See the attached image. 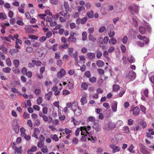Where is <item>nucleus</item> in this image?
<instances>
[{
	"label": "nucleus",
	"mask_w": 154,
	"mask_h": 154,
	"mask_svg": "<svg viewBox=\"0 0 154 154\" xmlns=\"http://www.w3.org/2000/svg\"><path fill=\"white\" fill-rule=\"evenodd\" d=\"M26 51L28 52L29 53L33 52V48L30 47H27L26 48Z\"/></svg>",
	"instance_id": "obj_29"
},
{
	"label": "nucleus",
	"mask_w": 154,
	"mask_h": 154,
	"mask_svg": "<svg viewBox=\"0 0 154 154\" xmlns=\"http://www.w3.org/2000/svg\"><path fill=\"white\" fill-rule=\"evenodd\" d=\"M57 65L59 66H61L62 65V61L60 60H58L57 63Z\"/></svg>",
	"instance_id": "obj_62"
},
{
	"label": "nucleus",
	"mask_w": 154,
	"mask_h": 154,
	"mask_svg": "<svg viewBox=\"0 0 154 154\" xmlns=\"http://www.w3.org/2000/svg\"><path fill=\"white\" fill-rule=\"evenodd\" d=\"M97 71L100 74L103 75L104 73V70L101 69H98Z\"/></svg>",
	"instance_id": "obj_63"
},
{
	"label": "nucleus",
	"mask_w": 154,
	"mask_h": 154,
	"mask_svg": "<svg viewBox=\"0 0 154 154\" xmlns=\"http://www.w3.org/2000/svg\"><path fill=\"white\" fill-rule=\"evenodd\" d=\"M123 130L126 133H128L129 132V128L127 126H126L123 127Z\"/></svg>",
	"instance_id": "obj_48"
},
{
	"label": "nucleus",
	"mask_w": 154,
	"mask_h": 154,
	"mask_svg": "<svg viewBox=\"0 0 154 154\" xmlns=\"http://www.w3.org/2000/svg\"><path fill=\"white\" fill-rule=\"evenodd\" d=\"M138 123L141 125L143 128H145L146 126L145 122L143 120H141L140 122L138 121Z\"/></svg>",
	"instance_id": "obj_25"
},
{
	"label": "nucleus",
	"mask_w": 154,
	"mask_h": 154,
	"mask_svg": "<svg viewBox=\"0 0 154 154\" xmlns=\"http://www.w3.org/2000/svg\"><path fill=\"white\" fill-rule=\"evenodd\" d=\"M108 51H105L103 53V56L106 58H109V57H108L109 55Z\"/></svg>",
	"instance_id": "obj_41"
},
{
	"label": "nucleus",
	"mask_w": 154,
	"mask_h": 154,
	"mask_svg": "<svg viewBox=\"0 0 154 154\" xmlns=\"http://www.w3.org/2000/svg\"><path fill=\"white\" fill-rule=\"evenodd\" d=\"M52 95V93L51 91L49 92L47 94H46L45 96V99L48 100H50V97Z\"/></svg>",
	"instance_id": "obj_14"
},
{
	"label": "nucleus",
	"mask_w": 154,
	"mask_h": 154,
	"mask_svg": "<svg viewBox=\"0 0 154 154\" xmlns=\"http://www.w3.org/2000/svg\"><path fill=\"white\" fill-rule=\"evenodd\" d=\"M11 69L9 67H7L6 68H3L2 69V71L3 72L6 73H9L10 72Z\"/></svg>",
	"instance_id": "obj_21"
},
{
	"label": "nucleus",
	"mask_w": 154,
	"mask_h": 154,
	"mask_svg": "<svg viewBox=\"0 0 154 154\" xmlns=\"http://www.w3.org/2000/svg\"><path fill=\"white\" fill-rule=\"evenodd\" d=\"M87 15L88 18H92L94 17V12L93 11L91 10L90 11L87 12Z\"/></svg>",
	"instance_id": "obj_19"
},
{
	"label": "nucleus",
	"mask_w": 154,
	"mask_h": 154,
	"mask_svg": "<svg viewBox=\"0 0 154 154\" xmlns=\"http://www.w3.org/2000/svg\"><path fill=\"white\" fill-rule=\"evenodd\" d=\"M132 14H137L138 12L139 7L134 5H131L128 8Z\"/></svg>",
	"instance_id": "obj_2"
},
{
	"label": "nucleus",
	"mask_w": 154,
	"mask_h": 154,
	"mask_svg": "<svg viewBox=\"0 0 154 154\" xmlns=\"http://www.w3.org/2000/svg\"><path fill=\"white\" fill-rule=\"evenodd\" d=\"M93 128L95 129L96 131L97 132L100 131L101 129L100 126L99 124L95 123L94 124V126H93Z\"/></svg>",
	"instance_id": "obj_10"
},
{
	"label": "nucleus",
	"mask_w": 154,
	"mask_h": 154,
	"mask_svg": "<svg viewBox=\"0 0 154 154\" xmlns=\"http://www.w3.org/2000/svg\"><path fill=\"white\" fill-rule=\"evenodd\" d=\"M89 39L90 40L92 41V42H94L96 40V38H94L93 36L91 35H90L89 37Z\"/></svg>",
	"instance_id": "obj_54"
},
{
	"label": "nucleus",
	"mask_w": 154,
	"mask_h": 154,
	"mask_svg": "<svg viewBox=\"0 0 154 154\" xmlns=\"http://www.w3.org/2000/svg\"><path fill=\"white\" fill-rule=\"evenodd\" d=\"M105 127L107 129H113L115 127V125L113 123L109 122L105 125Z\"/></svg>",
	"instance_id": "obj_5"
},
{
	"label": "nucleus",
	"mask_w": 154,
	"mask_h": 154,
	"mask_svg": "<svg viewBox=\"0 0 154 154\" xmlns=\"http://www.w3.org/2000/svg\"><path fill=\"white\" fill-rule=\"evenodd\" d=\"M41 151L43 153H45L47 152L48 149L46 146H44L42 149Z\"/></svg>",
	"instance_id": "obj_44"
},
{
	"label": "nucleus",
	"mask_w": 154,
	"mask_h": 154,
	"mask_svg": "<svg viewBox=\"0 0 154 154\" xmlns=\"http://www.w3.org/2000/svg\"><path fill=\"white\" fill-rule=\"evenodd\" d=\"M78 11L79 12H80L82 11H84L85 10V8L84 6H79L78 7Z\"/></svg>",
	"instance_id": "obj_38"
},
{
	"label": "nucleus",
	"mask_w": 154,
	"mask_h": 154,
	"mask_svg": "<svg viewBox=\"0 0 154 154\" xmlns=\"http://www.w3.org/2000/svg\"><path fill=\"white\" fill-rule=\"evenodd\" d=\"M42 99L41 97H39L37 99V101L38 105H40L42 102Z\"/></svg>",
	"instance_id": "obj_51"
},
{
	"label": "nucleus",
	"mask_w": 154,
	"mask_h": 154,
	"mask_svg": "<svg viewBox=\"0 0 154 154\" xmlns=\"http://www.w3.org/2000/svg\"><path fill=\"white\" fill-rule=\"evenodd\" d=\"M133 114L134 116H137L139 115L140 113V110L138 106L135 107L133 110Z\"/></svg>",
	"instance_id": "obj_9"
},
{
	"label": "nucleus",
	"mask_w": 154,
	"mask_h": 154,
	"mask_svg": "<svg viewBox=\"0 0 154 154\" xmlns=\"http://www.w3.org/2000/svg\"><path fill=\"white\" fill-rule=\"evenodd\" d=\"M75 105H77V103L76 102H74L72 103L71 102H68L66 104V106L67 108L70 107L72 110V107L75 106Z\"/></svg>",
	"instance_id": "obj_13"
},
{
	"label": "nucleus",
	"mask_w": 154,
	"mask_h": 154,
	"mask_svg": "<svg viewBox=\"0 0 154 154\" xmlns=\"http://www.w3.org/2000/svg\"><path fill=\"white\" fill-rule=\"evenodd\" d=\"M136 74L133 71H129L126 75V78L129 80V82L132 81L135 78Z\"/></svg>",
	"instance_id": "obj_1"
},
{
	"label": "nucleus",
	"mask_w": 154,
	"mask_h": 154,
	"mask_svg": "<svg viewBox=\"0 0 154 154\" xmlns=\"http://www.w3.org/2000/svg\"><path fill=\"white\" fill-rule=\"evenodd\" d=\"M52 35V34L51 31H48L46 33V36L48 38L50 37Z\"/></svg>",
	"instance_id": "obj_53"
},
{
	"label": "nucleus",
	"mask_w": 154,
	"mask_h": 154,
	"mask_svg": "<svg viewBox=\"0 0 154 154\" xmlns=\"http://www.w3.org/2000/svg\"><path fill=\"white\" fill-rule=\"evenodd\" d=\"M59 13L62 16H64L66 19H69L70 17V15L68 11H62L61 12H59Z\"/></svg>",
	"instance_id": "obj_6"
},
{
	"label": "nucleus",
	"mask_w": 154,
	"mask_h": 154,
	"mask_svg": "<svg viewBox=\"0 0 154 154\" xmlns=\"http://www.w3.org/2000/svg\"><path fill=\"white\" fill-rule=\"evenodd\" d=\"M69 45V44H64L60 46V47L61 48L62 50H63L64 49H66L68 48Z\"/></svg>",
	"instance_id": "obj_28"
},
{
	"label": "nucleus",
	"mask_w": 154,
	"mask_h": 154,
	"mask_svg": "<svg viewBox=\"0 0 154 154\" xmlns=\"http://www.w3.org/2000/svg\"><path fill=\"white\" fill-rule=\"evenodd\" d=\"M134 147V146L132 145H131L128 148V150L130 152H131L132 153H134L135 152V151L133 150V148Z\"/></svg>",
	"instance_id": "obj_37"
},
{
	"label": "nucleus",
	"mask_w": 154,
	"mask_h": 154,
	"mask_svg": "<svg viewBox=\"0 0 154 154\" xmlns=\"http://www.w3.org/2000/svg\"><path fill=\"white\" fill-rule=\"evenodd\" d=\"M70 92L67 90H64L63 91V94L64 95H66L69 94Z\"/></svg>",
	"instance_id": "obj_58"
},
{
	"label": "nucleus",
	"mask_w": 154,
	"mask_h": 154,
	"mask_svg": "<svg viewBox=\"0 0 154 154\" xmlns=\"http://www.w3.org/2000/svg\"><path fill=\"white\" fill-rule=\"evenodd\" d=\"M46 37L45 36H42L40 37L39 38V41L41 42H43L46 40Z\"/></svg>",
	"instance_id": "obj_61"
},
{
	"label": "nucleus",
	"mask_w": 154,
	"mask_h": 154,
	"mask_svg": "<svg viewBox=\"0 0 154 154\" xmlns=\"http://www.w3.org/2000/svg\"><path fill=\"white\" fill-rule=\"evenodd\" d=\"M6 62L8 66H11V63L10 58H8L6 60Z\"/></svg>",
	"instance_id": "obj_50"
},
{
	"label": "nucleus",
	"mask_w": 154,
	"mask_h": 154,
	"mask_svg": "<svg viewBox=\"0 0 154 154\" xmlns=\"http://www.w3.org/2000/svg\"><path fill=\"white\" fill-rule=\"evenodd\" d=\"M32 45L34 47L36 48H39L40 46V43L38 42H36Z\"/></svg>",
	"instance_id": "obj_46"
},
{
	"label": "nucleus",
	"mask_w": 154,
	"mask_h": 154,
	"mask_svg": "<svg viewBox=\"0 0 154 154\" xmlns=\"http://www.w3.org/2000/svg\"><path fill=\"white\" fill-rule=\"evenodd\" d=\"M66 74L65 70L63 69H61L57 74V76L58 78L60 79L64 76Z\"/></svg>",
	"instance_id": "obj_4"
},
{
	"label": "nucleus",
	"mask_w": 154,
	"mask_h": 154,
	"mask_svg": "<svg viewBox=\"0 0 154 154\" xmlns=\"http://www.w3.org/2000/svg\"><path fill=\"white\" fill-rule=\"evenodd\" d=\"M113 91L114 92L117 91L120 89V87L119 85L115 84L112 86Z\"/></svg>",
	"instance_id": "obj_18"
},
{
	"label": "nucleus",
	"mask_w": 154,
	"mask_h": 154,
	"mask_svg": "<svg viewBox=\"0 0 154 154\" xmlns=\"http://www.w3.org/2000/svg\"><path fill=\"white\" fill-rule=\"evenodd\" d=\"M128 60L130 63H132L135 62V60L133 57L130 56L128 57Z\"/></svg>",
	"instance_id": "obj_22"
},
{
	"label": "nucleus",
	"mask_w": 154,
	"mask_h": 154,
	"mask_svg": "<svg viewBox=\"0 0 154 154\" xmlns=\"http://www.w3.org/2000/svg\"><path fill=\"white\" fill-rule=\"evenodd\" d=\"M14 130L15 133H17L19 131V127L18 125H15L14 127Z\"/></svg>",
	"instance_id": "obj_52"
},
{
	"label": "nucleus",
	"mask_w": 154,
	"mask_h": 154,
	"mask_svg": "<svg viewBox=\"0 0 154 154\" xmlns=\"http://www.w3.org/2000/svg\"><path fill=\"white\" fill-rule=\"evenodd\" d=\"M84 75L85 77L88 78L90 77L91 76L90 72L89 71H86Z\"/></svg>",
	"instance_id": "obj_43"
},
{
	"label": "nucleus",
	"mask_w": 154,
	"mask_h": 154,
	"mask_svg": "<svg viewBox=\"0 0 154 154\" xmlns=\"http://www.w3.org/2000/svg\"><path fill=\"white\" fill-rule=\"evenodd\" d=\"M117 40H116V38H113L110 39L109 41V43L110 44H112L113 45H115L117 43Z\"/></svg>",
	"instance_id": "obj_23"
},
{
	"label": "nucleus",
	"mask_w": 154,
	"mask_h": 154,
	"mask_svg": "<svg viewBox=\"0 0 154 154\" xmlns=\"http://www.w3.org/2000/svg\"><path fill=\"white\" fill-rule=\"evenodd\" d=\"M87 20V18L86 17H84L81 19V23L85 24Z\"/></svg>",
	"instance_id": "obj_64"
},
{
	"label": "nucleus",
	"mask_w": 154,
	"mask_h": 154,
	"mask_svg": "<svg viewBox=\"0 0 154 154\" xmlns=\"http://www.w3.org/2000/svg\"><path fill=\"white\" fill-rule=\"evenodd\" d=\"M50 137L55 141H57L59 140V138L56 134L53 135L51 134L50 135Z\"/></svg>",
	"instance_id": "obj_17"
},
{
	"label": "nucleus",
	"mask_w": 154,
	"mask_h": 154,
	"mask_svg": "<svg viewBox=\"0 0 154 154\" xmlns=\"http://www.w3.org/2000/svg\"><path fill=\"white\" fill-rule=\"evenodd\" d=\"M87 56L88 59L91 60L95 57V54L93 53L88 52L87 54Z\"/></svg>",
	"instance_id": "obj_8"
},
{
	"label": "nucleus",
	"mask_w": 154,
	"mask_h": 154,
	"mask_svg": "<svg viewBox=\"0 0 154 154\" xmlns=\"http://www.w3.org/2000/svg\"><path fill=\"white\" fill-rule=\"evenodd\" d=\"M140 109L141 110L144 114L146 113L145 110L146 108L143 106L141 105L140 106Z\"/></svg>",
	"instance_id": "obj_55"
},
{
	"label": "nucleus",
	"mask_w": 154,
	"mask_h": 154,
	"mask_svg": "<svg viewBox=\"0 0 154 154\" xmlns=\"http://www.w3.org/2000/svg\"><path fill=\"white\" fill-rule=\"evenodd\" d=\"M75 32H71L70 33V36L68 38V41L69 42H70L71 37H73L74 36V35H75Z\"/></svg>",
	"instance_id": "obj_36"
},
{
	"label": "nucleus",
	"mask_w": 154,
	"mask_h": 154,
	"mask_svg": "<svg viewBox=\"0 0 154 154\" xmlns=\"http://www.w3.org/2000/svg\"><path fill=\"white\" fill-rule=\"evenodd\" d=\"M96 78L95 77H93L89 79V81L92 83H94L96 82Z\"/></svg>",
	"instance_id": "obj_45"
},
{
	"label": "nucleus",
	"mask_w": 154,
	"mask_h": 154,
	"mask_svg": "<svg viewBox=\"0 0 154 154\" xmlns=\"http://www.w3.org/2000/svg\"><path fill=\"white\" fill-rule=\"evenodd\" d=\"M81 130H84L85 131L86 133L88 134H89V135L90 136V134L88 132V131L90 130L91 128V127L90 126H88L87 128L85 127H82L80 128Z\"/></svg>",
	"instance_id": "obj_12"
},
{
	"label": "nucleus",
	"mask_w": 154,
	"mask_h": 154,
	"mask_svg": "<svg viewBox=\"0 0 154 154\" xmlns=\"http://www.w3.org/2000/svg\"><path fill=\"white\" fill-rule=\"evenodd\" d=\"M34 60H32V63L29 62L28 64V67L30 68H32L35 66Z\"/></svg>",
	"instance_id": "obj_35"
},
{
	"label": "nucleus",
	"mask_w": 154,
	"mask_h": 154,
	"mask_svg": "<svg viewBox=\"0 0 154 154\" xmlns=\"http://www.w3.org/2000/svg\"><path fill=\"white\" fill-rule=\"evenodd\" d=\"M26 74L29 78H31L32 76V73L31 71L27 72Z\"/></svg>",
	"instance_id": "obj_59"
},
{
	"label": "nucleus",
	"mask_w": 154,
	"mask_h": 154,
	"mask_svg": "<svg viewBox=\"0 0 154 154\" xmlns=\"http://www.w3.org/2000/svg\"><path fill=\"white\" fill-rule=\"evenodd\" d=\"M11 91L13 92L14 93H18V94H20V95H21V94L17 90V89L16 88H11Z\"/></svg>",
	"instance_id": "obj_39"
},
{
	"label": "nucleus",
	"mask_w": 154,
	"mask_h": 154,
	"mask_svg": "<svg viewBox=\"0 0 154 154\" xmlns=\"http://www.w3.org/2000/svg\"><path fill=\"white\" fill-rule=\"evenodd\" d=\"M37 149V148L36 146H33L31 147V149H30L32 152H34L36 151Z\"/></svg>",
	"instance_id": "obj_56"
},
{
	"label": "nucleus",
	"mask_w": 154,
	"mask_h": 154,
	"mask_svg": "<svg viewBox=\"0 0 154 154\" xmlns=\"http://www.w3.org/2000/svg\"><path fill=\"white\" fill-rule=\"evenodd\" d=\"M117 105V102L116 101H115L112 104L111 106L112 109L114 112H116V111Z\"/></svg>",
	"instance_id": "obj_11"
},
{
	"label": "nucleus",
	"mask_w": 154,
	"mask_h": 154,
	"mask_svg": "<svg viewBox=\"0 0 154 154\" xmlns=\"http://www.w3.org/2000/svg\"><path fill=\"white\" fill-rule=\"evenodd\" d=\"M139 32L141 34H144L146 32L145 28L143 26H140Z\"/></svg>",
	"instance_id": "obj_15"
},
{
	"label": "nucleus",
	"mask_w": 154,
	"mask_h": 154,
	"mask_svg": "<svg viewBox=\"0 0 154 154\" xmlns=\"http://www.w3.org/2000/svg\"><path fill=\"white\" fill-rule=\"evenodd\" d=\"M0 49L3 52H6L8 51L7 48L3 45H2L0 46Z\"/></svg>",
	"instance_id": "obj_33"
},
{
	"label": "nucleus",
	"mask_w": 154,
	"mask_h": 154,
	"mask_svg": "<svg viewBox=\"0 0 154 154\" xmlns=\"http://www.w3.org/2000/svg\"><path fill=\"white\" fill-rule=\"evenodd\" d=\"M106 29V27L104 26H101L99 29V32L100 33L103 32Z\"/></svg>",
	"instance_id": "obj_60"
},
{
	"label": "nucleus",
	"mask_w": 154,
	"mask_h": 154,
	"mask_svg": "<svg viewBox=\"0 0 154 154\" xmlns=\"http://www.w3.org/2000/svg\"><path fill=\"white\" fill-rule=\"evenodd\" d=\"M96 64L99 67H101L103 66L104 63L103 61L101 60H98L97 61Z\"/></svg>",
	"instance_id": "obj_16"
},
{
	"label": "nucleus",
	"mask_w": 154,
	"mask_h": 154,
	"mask_svg": "<svg viewBox=\"0 0 154 154\" xmlns=\"http://www.w3.org/2000/svg\"><path fill=\"white\" fill-rule=\"evenodd\" d=\"M110 146L112 149V152L113 153H115L120 150V148L116 146L115 145H111Z\"/></svg>",
	"instance_id": "obj_7"
},
{
	"label": "nucleus",
	"mask_w": 154,
	"mask_h": 154,
	"mask_svg": "<svg viewBox=\"0 0 154 154\" xmlns=\"http://www.w3.org/2000/svg\"><path fill=\"white\" fill-rule=\"evenodd\" d=\"M122 51L123 53H125L126 51V48L125 46L124 45H121V46Z\"/></svg>",
	"instance_id": "obj_47"
},
{
	"label": "nucleus",
	"mask_w": 154,
	"mask_h": 154,
	"mask_svg": "<svg viewBox=\"0 0 154 154\" xmlns=\"http://www.w3.org/2000/svg\"><path fill=\"white\" fill-rule=\"evenodd\" d=\"M64 6L66 11H68L69 10V8L68 4L67 2H64Z\"/></svg>",
	"instance_id": "obj_26"
},
{
	"label": "nucleus",
	"mask_w": 154,
	"mask_h": 154,
	"mask_svg": "<svg viewBox=\"0 0 154 154\" xmlns=\"http://www.w3.org/2000/svg\"><path fill=\"white\" fill-rule=\"evenodd\" d=\"M44 142L39 141L37 143V146L39 148L42 147L44 146Z\"/></svg>",
	"instance_id": "obj_34"
},
{
	"label": "nucleus",
	"mask_w": 154,
	"mask_h": 154,
	"mask_svg": "<svg viewBox=\"0 0 154 154\" xmlns=\"http://www.w3.org/2000/svg\"><path fill=\"white\" fill-rule=\"evenodd\" d=\"M60 52L58 51L56 52L55 54V57L56 59H59L60 57Z\"/></svg>",
	"instance_id": "obj_40"
},
{
	"label": "nucleus",
	"mask_w": 154,
	"mask_h": 154,
	"mask_svg": "<svg viewBox=\"0 0 154 154\" xmlns=\"http://www.w3.org/2000/svg\"><path fill=\"white\" fill-rule=\"evenodd\" d=\"M20 62L18 60H15L13 61V63L15 67H18L19 65Z\"/></svg>",
	"instance_id": "obj_31"
},
{
	"label": "nucleus",
	"mask_w": 154,
	"mask_h": 154,
	"mask_svg": "<svg viewBox=\"0 0 154 154\" xmlns=\"http://www.w3.org/2000/svg\"><path fill=\"white\" fill-rule=\"evenodd\" d=\"M140 151L141 152L144 154H149V152L146 150L144 147L142 146L140 148Z\"/></svg>",
	"instance_id": "obj_20"
},
{
	"label": "nucleus",
	"mask_w": 154,
	"mask_h": 154,
	"mask_svg": "<svg viewBox=\"0 0 154 154\" xmlns=\"http://www.w3.org/2000/svg\"><path fill=\"white\" fill-rule=\"evenodd\" d=\"M87 100L86 97H82L80 100L81 102V104L83 105L85 103H87Z\"/></svg>",
	"instance_id": "obj_27"
},
{
	"label": "nucleus",
	"mask_w": 154,
	"mask_h": 154,
	"mask_svg": "<svg viewBox=\"0 0 154 154\" xmlns=\"http://www.w3.org/2000/svg\"><path fill=\"white\" fill-rule=\"evenodd\" d=\"M6 15L3 13L1 12L0 13V19L2 20L6 19Z\"/></svg>",
	"instance_id": "obj_30"
},
{
	"label": "nucleus",
	"mask_w": 154,
	"mask_h": 154,
	"mask_svg": "<svg viewBox=\"0 0 154 154\" xmlns=\"http://www.w3.org/2000/svg\"><path fill=\"white\" fill-rule=\"evenodd\" d=\"M81 87L84 90H86L88 88V84L85 82H83L81 85Z\"/></svg>",
	"instance_id": "obj_24"
},
{
	"label": "nucleus",
	"mask_w": 154,
	"mask_h": 154,
	"mask_svg": "<svg viewBox=\"0 0 154 154\" xmlns=\"http://www.w3.org/2000/svg\"><path fill=\"white\" fill-rule=\"evenodd\" d=\"M75 105L73 106L72 110L74 112L75 115L76 116H79L82 113V110L79 107Z\"/></svg>",
	"instance_id": "obj_3"
},
{
	"label": "nucleus",
	"mask_w": 154,
	"mask_h": 154,
	"mask_svg": "<svg viewBox=\"0 0 154 154\" xmlns=\"http://www.w3.org/2000/svg\"><path fill=\"white\" fill-rule=\"evenodd\" d=\"M29 38L34 39L37 40L38 38V37L32 35H29Z\"/></svg>",
	"instance_id": "obj_42"
},
{
	"label": "nucleus",
	"mask_w": 154,
	"mask_h": 154,
	"mask_svg": "<svg viewBox=\"0 0 154 154\" xmlns=\"http://www.w3.org/2000/svg\"><path fill=\"white\" fill-rule=\"evenodd\" d=\"M17 67H14L13 69L14 72L16 74L19 73L20 71L19 69Z\"/></svg>",
	"instance_id": "obj_49"
},
{
	"label": "nucleus",
	"mask_w": 154,
	"mask_h": 154,
	"mask_svg": "<svg viewBox=\"0 0 154 154\" xmlns=\"http://www.w3.org/2000/svg\"><path fill=\"white\" fill-rule=\"evenodd\" d=\"M137 38L140 40H142L146 38L145 36H142L141 35H139L137 36Z\"/></svg>",
	"instance_id": "obj_57"
},
{
	"label": "nucleus",
	"mask_w": 154,
	"mask_h": 154,
	"mask_svg": "<svg viewBox=\"0 0 154 154\" xmlns=\"http://www.w3.org/2000/svg\"><path fill=\"white\" fill-rule=\"evenodd\" d=\"M82 39L83 41H85L87 39V33L86 32H83L82 33Z\"/></svg>",
	"instance_id": "obj_32"
}]
</instances>
